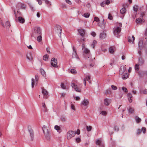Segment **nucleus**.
Returning a JSON list of instances; mask_svg holds the SVG:
<instances>
[{"label": "nucleus", "mask_w": 147, "mask_h": 147, "mask_svg": "<svg viewBox=\"0 0 147 147\" xmlns=\"http://www.w3.org/2000/svg\"><path fill=\"white\" fill-rule=\"evenodd\" d=\"M42 129L45 138L47 140H49L50 138V135L47 127L45 125H44L42 127Z\"/></svg>", "instance_id": "1"}, {"label": "nucleus", "mask_w": 147, "mask_h": 147, "mask_svg": "<svg viewBox=\"0 0 147 147\" xmlns=\"http://www.w3.org/2000/svg\"><path fill=\"white\" fill-rule=\"evenodd\" d=\"M41 29L40 27H36L34 29V32L32 33V36L35 37L36 36L40 35L41 34Z\"/></svg>", "instance_id": "2"}, {"label": "nucleus", "mask_w": 147, "mask_h": 147, "mask_svg": "<svg viewBox=\"0 0 147 147\" xmlns=\"http://www.w3.org/2000/svg\"><path fill=\"white\" fill-rule=\"evenodd\" d=\"M113 33L118 38H119L121 31V28L119 27H115L113 28Z\"/></svg>", "instance_id": "3"}, {"label": "nucleus", "mask_w": 147, "mask_h": 147, "mask_svg": "<svg viewBox=\"0 0 147 147\" xmlns=\"http://www.w3.org/2000/svg\"><path fill=\"white\" fill-rule=\"evenodd\" d=\"M55 31L58 34L59 36L61 37L62 28L59 25H56L55 27Z\"/></svg>", "instance_id": "4"}, {"label": "nucleus", "mask_w": 147, "mask_h": 147, "mask_svg": "<svg viewBox=\"0 0 147 147\" xmlns=\"http://www.w3.org/2000/svg\"><path fill=\"white\" fill-rule=\"evenodd\" d=\"M76 134V132L72 131H69L67 134V138L69 140L72 137L74 136Z\"/></svg>", "instance_id": "5"}, {"label": "nucleus", "mask_w": 147, "mask_h": 147, "mask_svg": "<svg viewBox=\"0 0 147 147\" xmlns=\"http://www.w3.org/2000/svg\"><path fill=\"white\" fill-rule=\"evenodd\" d=\"M89 101L88 99H84L81 102V107L85 106L87 108L88 105Z\"/></svg>", "instance_id": "6"}, {"label": "nucleus", "mask_w": 147, "mask_h": 147, "mask_svg": "<svg viewBox=\"0 0 147 147\" xmlns=\"http://www.w3.org/2000/svg\"><path fill=\"white\" fill-rule=\"evenodd\" d=\"M28 130L31 137V140H33L34 135L33 131L30 127H28Z\"/></svg>", "instance_id": "7"}, {"label": "nucleus", "mask_w": 147, "mask_h": 147, "mask_svg": "<svg viewBox=\"0 0 147 147\" xmlns=\"http://www.w3.org/2000/svg\"><path fill=\"white\" fill-rule=\"evenodd\" d=\"M71 86L72 87L74 88L75 90L77 92H81V90L80 88H79L78 86L76 84L74 83L71 84Z\"/></svg>", "instance_id": "8"}, {"label": "nucleus", "mask_w": 147, "mask_h": 147, "mask_svg": "<svg viewBox=\"0 0 147 147\" xmlns=\"http://www.w3.org/2000/svg\"><path fill=\"white\" fill-rule=\"evenodd\" d=\"M51 64L54 67L57 66V59L56 58H52L51 60Z\"/></svg>", "instance_id": "9"}, {"label": "nucleus", "mask_w": 147, "mask_h": 147, "mask_svg": "<svg viewBox=\"0 0 147 147\" xmlns=\"http://www.w3.org/2000/svg\"><path fill=\"white\" fill-rule=\"evenodd\" d=\"M143 43L144 44V42H143V40H140L138 42V46L140 49H138V52L139 54L140 55H141L142 54V53L140 47L142 46Z\"/></svg>", "instance_id": "10"}, {"label": "nucleus", "mask_w": 147, "mask_h": 147, "mask_svg": "<svg viewBox=\"0 0 147 147\" xmlns=\"http://www.w3.org/2000/svg\"><path fill=\"white\" fill-rule=\"evenodd\" d=\"M111 99L106 98L104 100V103L106 106H108L111 103Z\"/></svg>", "instance_id": "11"}, {"label": "nucleus", "mask_w": 147, "mask_h": 147, "mask_svg": "<svg viewBox=\"0 0 147 147\" xmlns=\"http://www.w3.org/2000/svg\"><path fill=\"white\" fill-rule=\"evenodd\" d=\"M42 93L44 96L43 97L44 98L47 99L48 98V97L47 96L48 94L47 91L46 89L43 88L42 90Z\"/></svg>", "instance_id": "12"}, {"label": "nucleus", "mask_w": 147, "mask_h": 147, "mask_svg": "<svg viewBox=\"0 0 147 147\" xmlns=\"http://www.w3.org/2000/svg\"><path fill=\"white\" fill-rule=\"evenodd\" d=\"M16 7L18 9L20 8L24 9L25 7V5L21 3H18L16 5Z\"/></svg>", "instance_id": "13"}, {"label": "nucleus", "mask_w": 147, "mask_h": 147, "mask_svg": "<svg viewBox=\"0 0 147 147\" xmlns=\"http://www.w3.org/2000/svg\"><path fill=\"white\" fill-rule=\"evenodd\" d=\"M78 32L80 33V35L82 36H84L85 34V30L84 29H79L78 30Z\"/></svg>", "instance_id": "14"}, {"label": "nucleus", "mask_w": 147, "mask_h": 147, "mask_svg": "<svg viewBox=\"0 0 147 147\" xmlns=\"http://www.w3.org/2000/svg\"><path fill=\"white\" fill-rule=\"evenodd\" d=\"M138 63L140 65H142L144 63V61L142 57H140L138 59Z\"/></svg>", "instance_id": "15"}, {"label": "nucleus", "mask_w": 147, "mask_h": 147, "mask_svg": "<svg viewBox=\"0 0 147 147\" xmlns=\"http://www.w3.org/2000/svg\"><path fill=\"white\" fill-rule=\"evenodd\" d=\"M135 39V37L134 36H129L128 39V41L129 42H132L133 44H134V40Z\"/></svg>", "instance_id": "16"}, {"label": "nucleus", "mask_w": 147, "mask_h": 147, "mask_svg": "<svg viewBox=\"0 0 147 147\" xmlns=\"http://www.w3.org/2000/svg\"><path fill=\"white\" fill-rule=\"evenodd\" d=\"M125 69L126 67L125 66H121L120 68V70L119 71L120 73L122 74L125 72Z\"/></svg>", "instance_id": "17"}, {"label": "nucleus", "mask_w": 147, "mask_h": 147, "mask_svg": "<svg viewBox=\"0 0 147 147\" xmlns=\"http://www.w3.org/2000/svg\"><path fill=\"white\" fill-rule=\"evenodd\" d=\"M106 36V33L103 32H102L101 33L100 35V38L102 39H104L105 38Z\"/></svg>", "instance_id": "18"}, {"label": "nucleus", "mask_w": 147, "mask_h": 147, "mask_svg": "<svg viewBox=\"0 0 147 147\" xmlns=\"http://www.w3.org/2000/svg\"><path fill=\"white\" fill-rule=\"evenodd\" d=\"M18 21L20 23H23L25 22V20L24 19L21 17H19L18 18Z\"/></svg>", "instance_id": "19"}, {"label": "nucleus", "mask_w": 147, "mask_h": 147, "mask_svg": "<svg viewBox=\"0 0 147 147\" xmlns=\"http://www.w3.org/2000/svg\"><path fill=\"white\" fill-rule=\"evenodd\" d=\"M60 120L62 122H65L67 120V119L65 116H62L60 118Z\"/></svg>", "instance_id": "20"}, {"label": "nucleus", "mask_w": 147, "mask_h": 147, "mask_svg": "<svg viewBox=\"0 0 147 147\" xmlns=\"http://www.w3.org/2000/svg\"><path fill=\"white\" fill-rule=\"evenodd\" d=\"M90 79V77L89 76L86 77L84 79V84L86 86V80L88 81Z\"/></svg>", "instance_id": "21"}, {"label": "nucleus", "mask_w": 147, "mask_h": 147, "mask_svg": "<svg viewBox=\"0 0 147 147\" xmlns=\"http://www.w3.org/2000/svg\"><path fill=\"white\" fill-rule=\"evenodd\" d=\"M126 9L125 8H123L120 10V12L122 14H125L126 12Z\"/></svg>", "instance_id": "22"}, {"label": "nucleus", "mask_w": 147, "mask_h": 147, "mask_svg": "<svg viewBox=\"0 0 147 147\" xmlns=\"http://www.w3.org/2000/svg\"><path fill=\"white\" fill-rule=\"evenodd\" d=\"M114 47H111L109 48V51L112 54L114 52Z\"/></svg>", "instance_id": "23"}, {"label": "nucleus", "mask_w": 147, "mask_h": 147, "mask_svg": "<svg viewBox=\"0 0 147 147\" xmlns=\"http://www.w3.org/2000/svg\"><path fill=\"white\" fill-rule=\"evenodd\" d=\"M128 110L129 113H133L134 111V108L131 107H129V108L128 109Z\"/></svg>", "instance_id": "24"}, {"label": "nucleus", "mask_w": 147, "mask_h": 147, "mask_svg": "<svg viewBox=\"0 0 147 147\" xmlns=\"http://www.w3.org/2000/svg\"><path fill=\"white\" fill-rule=\"evenodd\" d=\"M6 28L7 29H8L10 26V24L9 21H7L5 23Z\"/></svg>", "instance_id": "25"}, {"label": "nucleus", "mask_w": 147, "mask_h": 147, "mask_svg": "<svg viewBox=\"0 0 147 147\" xmlns=\"http://www.w3.org/2000/svg\"><path fill=\"white\" fill-rule=\"evenodd\" d=\"M37 40L38 42H40L42 41V36L41 35H39V36L38 35V36L37 37Z\"/></svg>", "instance_id": "26"}, {"label": "nucleus", "mask_w": 147, "mask_h": 147, "mask_svg": "<svg viewBox=\"0 0 147 147\" xmlns=\"http://www.w3.org/2000/svg\"><path fill=\"white\" fill-rule=\"evenodd\" d=\"M97 43V41L95 40H94L92 43L91 45V46L93 48H94L95 47V45Z\"/></svg>", "instance_id": "27"}, {"label": "nucleus", "mask_w": 147, "mask_h": 147, "mask_svg": "<svg viewBox=\"0 0 147 147\" xmlns=\"http://www.w3.org/2000/svg\"><path fill=\"white\" fill-rule=\"evenodd\" d=\"M40 73L42 74V75L44 76L45 77L46 76L45 72L44 70L42 69H40Z\"/></svg>", "instance_id": "28"}, {"label": "nucleus", "mask_w": 147, "mask_h": 147, "mask_svg": "<svg viewBox=\"0 0 147 147\" xmlns=\"http://www.w3.org/2000/svg\"><path fill=\"white\" fill-rule=\"evenodd\" d=\"M26 58L30 61H32L33 59V57L32 56H26Z\"/></svg>", "instance_id": "29"}, {"label": "nucleus", "mask_w": 147, "mask_h": 147, "mask_svg": "<svg viewBox=\"0 0 147 147\" xmlns=\"http://www.w3.org/2000/svg\"><path fill=\"white\" fill-rule=\"evenodd\" d=\"M144 45L145 46V47L147 49V38L146 37L144 40Z\"/></svg>", "instance_id": "30"}, {"label": "nucleus", "mask_w": 147, "mask_h": 147, "mask_svg": "<svg viewBox=\"0 0 147 147\" xmlns=\"http://www.w3.org/2000/svg\"><path fill=\"white\" fill-rule=\"evenodd\" d=\"M135 119L137 123H139L141 121V119L138 116H136L135 117Z\"/></svg>", "instance_id": "31"}, {"label": "nucleus", "mask_w": 147, "mask_h": 147, "mask_svg": "<svg viewBox=\"0 0 147 147\" xmlns=\"http://www.w3.org/2000/svg\"><path fill=\"white\" fill-rule=\"evenodd\" d=\"M84 52L86 54H89L90 51L87 48H85L84 50H83Z\"/></svg>", "instance_id": "32"}, {"label": "nucleus", "mask_w": 147, "mask_h": 147, "mask_svg": "<svg viewBox=\"0 0 147 147\" xmlns=\"http://www.w3.org/2000/svg\"><path fill=\"white\" fill-rule=\"evenodd\" d=\"M128 77V74L127 73H126L125 74L123 75L122 76V78L123 79H126Z\"/></svg>", "instance_id": "33"}, {"label": "nucleus", "mask_w": 147, "mask_h": 147, "mask_svg": "<svg viewBox=\"0 0 147 147\" xmlns=\"http://www.w3.org/2000/svg\"><path fill=\"white\" fill-rule=\"evenodd\" d=\"M86 129L87 131H91L92 129V127L91 126H86Z\"/></svg>", "instance_id": "34"}, {"label": "nucleus", "mask_w": 147, "mask_h": 147, "mask_svg": "<svg viewBox=\"0 0 147 147\" xmlns=\"http://www.w3.org/2000/svg\"><path fill=\"white\" fill-rule=\"evenodd\" d=\"M142 22V19L140 18H138L136 19V22L139 24L141 23Z\"/></svg>", "instance_id": "35"}, {"label": "nucleus", "mask_w": 147, "mask_h": 147, "mask_svg": "<svg viewBox=\"0 0 147 147\" xmlns=\"http://www.w3.org/2000/svg\"><path fill=\"white\" fill-rule=\"evenodd\" d=\"M35 80L34 79V78H32V83H31V85H32V88H33L34 87V83H35Z\"/></svg>", "instance_id": "36"}, {"label": "nucleus", "mask_w": 147, "mask_h": 147, "mask_svg": "<svg viewBox=\"0 0 147 147\" xmlns=\"http://www.w3.org/2000/svg\"><path fill=\"white\" fill-rule=\"evenodd\" d=\"M61 86L62 88L64 89H66V86L63 83H61Z\"/></svg>", "instance_id": "37"}, {"label": "nucleus", "mask_w": 147, "mask_h": 147, "mask_svg": "<svg viewBox=\"0 0 147 147\" xmlns=\"http://www.w3.org/2000/svg\"><path fill=\"white\" fill-rule=\"evenodd\" d=\"M54 128L57 131H58L60 129V127L59 126L57 125H55L54 127Z\"/></svg>", "instance_id": "38"}, {"label": "nucleus", "mask_w": 147, "mask_h": 147, "mask_svg": "<svg viewBox=\"0 0 147 147\" xmlns=\"http://www.w3.org/2000/svg\"><path fill=\"white\" fill-rule=\"evenodd\" d=\"M141 93H143L145 94H147V89H145L140 91Z\"/></svg>", "instance_id": "39"}, {"label": "nucleus", "mask_w": 147, "mask_h": 147, "mask_svg": "<svg viewBox=\"0 0 147 147\" xmlns=\"http://www.w3.org/2000/svg\"><path fill=\"white\" fill-rule=\"evenodd\" d=\"M135 68L136 71H138L139 69V65L138 64H136L135 66Z\"/></svg>", "instance_id": "40"}, {"label": "nucleus", "mask_w": 147, "mask_h": 147, "mask_svg": "<svg viewBox=\"0 0 147 147\" xmlns=\"http://www.w3.org/2000/svg\"><path fill=\"white\" fill-rule=\"evenodd\" d=\"M73 52L72 55H77V53L75 49V48L73 47Z\"/></svg>", "instance_id": "41"}, {"label": "nucleus", "mask_w": 147, "mask_h": 147, "mask_svg": "<svg viewBox=\"0 0 147 147\" xmlns=\"http://www.w3.org/2000/svg\"><path fill=\"white\" fill-rule=\"evenodd\" d=\"M90 16V14L89 13H85L84 14V17L86 18H88Z\"/></svg>", "instance_id": "42"}, {"label": "nucleus", "mask_w": 147, "mask_h": 147, "mask_svg": "<svg viewBox=\"0 0 147 147\" xmlns=\"http://www.w3.org/2000/svg\"><path fill=\"white\" fill-rule=\"evenodd\" d=\"M122 90L124 92H127L128 91V90L127 88L124 87H123L122 88Z\"/></svg>", "instance_id": "43"}, {"label": "nucleus", "mask_w": 147, "mask_h": 147, "mask_svg": "<svg viewBox=\"0 0 147 147\" xmlns=\"http://www.w3.org/2000/svg\"><path fill=\"white\" fill-rule=\"evenodd\" d=\"M35 78L36 82H37L38 81V79H39V77H38V75H35Z\"/></svg>", "instance_id": "44"}, {"label": "nucleus", "mask_w": 147, "mask_h": 147, "mask_svg": "<svg viewBox=\"0 0 147 147\" xmlns=\"http://www.w3.org/2000/svg\"><path fill=\"white\" fill-rule=\"evenodd\" d=\"M70 71L71 73L73 74H75L76 73V70L74 69H71L70 70Z\"/></svg>", "instance_id": "45"}, {"label": "nucleus", "mask_w": 147, "mask_h": 147, "mask_svg": "<svg viewBox=\"0 0 147 147\" xmlns=\"http://www.w3.org/2000/svg\"><path fill=\"white\" fill-rule=\"evenodd\" d=\"M49 56H43V59L45 61H47L48 59Z\"/></svg>", "instance_id": "46"}, {"label": "nucleus", "mask_w": 147, "mask_h": 147, "mask_svg": "<svg viewBox=\"0 0 147 147\" xmlns=\"http://www.w3.org/2000/svg\"><path fill=\"white\" fill-rule=\"evenodd\" d=\"M144 35L145 36H147V25L144 31Z\"/></svg>", "instance_id": "47"}, {"label": "nucleus", "mask_w": 147, "mask_h": 147, "mask_svg": "<svg viewBox=\"0 0 147 147\" xmlns=\"http://www.w3.org/2000/svg\"><path fill=\"white\" fill-rule=\"evenodd\" d=\"M101 143V141L99 140H98L96 141V144L98 145H100Z\"/></svg>", "instance_id": "48"}, {"label": "nucleus", "mask_w": 147, "mask_h": 147, "mask_svg": "<svg viewBox=\"0 0 147 147\" xmlns=\"http://www.w3.org/2000/svg\"><path fill=\"white\" fill-rule=\"evenodd\" d=\"M133 9L136 12L137 11L138 9V7L137 5H135Z\"/></svg>", "instance_id": "49"}, {"label": "nucleus", "mask_w": 147, "mask_h": 147, "mask_svg": "<svg viewBox=\"0 0 147 147\" xmlns=\"http://www.w3.org/2000/svg\"><path fill=\"white\" fill-rule=\"evenodd\" d=\"M111 87L112 88L113 90H116L117 89V87L116 86L112 85H111Z\"/></svg>", "instance_id": "50"}, {"label": "nucleus", "mask_w": 147, "mask_h": 147, "mask_svg": "<svg viewBox=\"0 0 147 147\" xmlns=\"http://www.w3.org/2000/svg\"><path fill=\"white\" fill-rule=\"evenodd\" d=\"M108 18L109 19L111 20L113 19V17L110 13L109 14Z\"/></svg>", "instance_id": "51"}, {"label": "nucleus", "mask_w": 147, "mask_h": 147, "mask_svg": "<svg viewBox=\"0 0 147 147\" xmlns=\"http://www.w3.org/2000/svg\"><path fill=\"white\" fill-rule=\"evenodd\" d=\"M42 106L43 107L45 108V111H47V107H46V106L45 105V104L44 103H42Z\"/></svg>", "instance_id": "52"}, {"label": "nucleus", "mask_w": 147, "mask_h": 147, "mask_svg": "<svg viewBox=\"0 0 147 147\" xmlns=\"http://www.w3.org/2000/svg\"><path fill=\"white\" fill-rule=\"evenodd\" d=\"M101 114L102 115H105L107 114V113L106 111H103L101 112Z\"/></svg>", "instance_id": "53"}, {"label": "nucleus", "mask_w": 147, "mask_h": 147, "mask_svg": "<svg viewBox=\"0 0 147 147\" xmlns=\"http://www.w3.org/2000/svg\"><path fill=\"white\" fill-rule=\"evenodd\" d=\"M128 98H131L132 97V96L131 94L130 93H129L127 94Z\"/></svg>", "instance_id": "54"}, {"label": "nucleus", "mask_w": 147, "mask_h": 147, "mask_svg": "<svg viewBox=\"0 0 147 147\" xmlns=\"http://www.w3.org/2000/svg\"><path fill=\"white\" fill-rule=\"evenodd\" d=\"M99 19L97 17H95L94 19V21H96V22H98L99 21Z\"/></svg>", "instance_id": "55"}, {"label": "nucleus", "mask_w": 147, "mask_h": 147, "mask_svg": "<svg viewBox=\"0 0 147 147\" xmlns=\"http://www.w3.org/2000/svg\"><path fill=\"white\" fill-rule=\"evenodd\" d=\"M146 129L145 128V127H142V131H143V133H145V132H146Z\"/></svg>", "instance_id": "56"}, {"label": "nucleus", "mask_w": 147, "mask_h": 147, "mask_svg": "<svg viewBox=\"0 0 147 147\" xmlns=\"http://www.w3.org/2000/svg\"><path fill=\"white\" fill-rule=\"evenodd\" d=\"M84 39H85V38H81L80 39V40H79V39L78 40V41L79 42H82V41H84Z\"/></svg>", "instance_id": "57"}, {"label": "nucleus", "mask_w": 147, "mask_h": 147, "mask_svg": "<svg viewBox=\"0 0 147 147\" xmlns=\"http://www.w3.org/2000/svg\"><path fill=\"white\" fill-rule=\"evenodd\" d=\"M76 141L77 142H79L81 140L79 138H78L76 139Z\"/></svg>", "instance_id": "58"}, {"label": "nucleus", "mask_w": 147, "mask_h": 147, "mask_svg": "<svg viewBox=\"0 0 147 147\" xmlns=\"http://www.w3.org/2000/svg\"><path fill=\"white\" fill-rule=\"evenodd\" d=\"M91 34L94 37H95L96 35V33L94 32H92L91 33Z\"/></svg>", "instance_id": "59"}, {"label": "nucleus", "mask_w": 147, "mask_h": 147, "mask_svg": "<svg viewBox=\"0 0 147 147\" xmlns=\"http://www.w3.org/2000/svg\"><path fill=\"white\" fill-rule=\"evenodd\" d=\"M66 2L67 3L69 4V5H71V1L69 0H65Z\"/></svg>", "instance_id": "60"}, {"label": "nucleus", "mask_w": 147, "mask_h": 147, "mask_svg": "<svg viewBox=\"0 0 147 147\" xmlns=\"http://www.w3.org/2000/svg\"><path fill=\"white\" fill-rule=\"evenodd\" d=\"M114 129L115 131H118L119 130V129L118 127L116 126L115 127Z\"/></svg>", "instance_id": "61"}, {"label": "nucleus", "mask_w": 147, "mask_h": 147, "mask_svg": "<svg viewBox=\"0 0 147 147\" xmlns=\"http://www.w3.org/2000/svg\"><path fill=\"white\" fill-rule=\"evenodd\" d=\"M71 109L74 110H75V109L74 106L73 104H71Z\"/></svg>", "instance_id": "62"}, {"label": "nucleus", "mask_w": 147, "mask_h": 147, "mask_svg": "<svg viewBox=\"0 0 147 147\" xmlns=\"http://www.w3.org/2000/svg\"><path fill=\"white\" fill-rule=\"evenodd\" d=\"M106 4L105 3H104V2H103L101 3L100 5L102 7H104L105 6V5Z\"/></svg>", "instance_id": "63"}, {"label": "nucleus", "mask_w": 147, "mask_h": 147, "mask_svg": "<svg viewBox=\"0 0 147 147\" xmlns=\"http://www.w3.org/2000/svg\"><path fill=\"white\" fill-rule=\"evenodd\" d=\"M75 99L76 100H80V97L79 96H76V97H75Z\"/></svg>", "instance_id": "64"}]
</instances>
